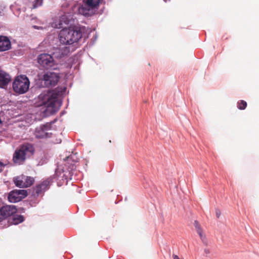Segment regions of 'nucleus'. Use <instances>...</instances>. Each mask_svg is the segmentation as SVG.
Listing matches in <instances>:
<instances>
[{
  "mask_svg": "<svg viewBox=\"0 0 259 259\" xmlns=\"http://www.w3.org/2000/svg\"><path fill=\"white\" fill-rule=\"evenodd\" d=\"M71 46L65 47L63 51L59 50L58 52H54L52 54L48 53H41L37 57V62L38 64L46 69L56 70L57 63L56 59H59L63 56L67 55L71 52ZM73 49H71V51Z\"/></svg>",
  "mask_w": 259,
  "mask_h": 259,
  "instance_id": "2",
  "label": "nucleus"
},
{
  "mask_svg": "<svg viewBox=\"0 0 259 259\" xmlns=\"http://www.w3.org/2000/svg\"><path fill=\"white\" fill-rule=\"evenodd\" d=\"M67 179L63 172L58 171L56 169L54 175L33 188L32 195L38 196L43 191H46L49 185L55 181H56L58 186L60 187L63 185L64 181L67 180Z\"/></svg>",
  "mask_w": 259,
  "mask_h": 259,
  "instance_id": "4",
  "label": "nucleus"
},
{
  "mask_svg": "<svg viewBox=\"0 0 259 259\" xmlns=\"http://www.w3.org/2000/svg\"><path fill=\"white\" fill-rule=\"evenodd\" d=\"M174 259H179V257L177 255H173Z\"/></svg>",
  "mask_w": 259,
  "mask_h": 259,
  "instance_id": "32",
  "label": "nucleus"
},
{
  "mask_svg": "<svg viewBox=\"0 0 259 259\" xmlns=\"http://www.w3.org/2000/svg\"><path fill=\"white\" fill-rule=\"evenodd\" d=\"M143 186L145 189H147L148 193H150L151 192L154 195H156L157 189L151 181L149 182L145 180V182L143 183Z\"/></svg>",
  "mask_w": 259,
  "mask_h": 259,
  "instance_id": "16",
  "label": "nucleus"
},
{
  "mask_svg": "<svg viewBox=\"0 0 259 259\" xmlns=\"http://www.w3.org/2000/svg\"><path fill=\"white\" fill-rule=\"evenodd\" d=\"M14 182L16 187H19L20 188H24V182L20 177H17V178H14Z\"/></svg>",
  "mask_w": 259,
  "mask_h": 259,
  "instance_id": "18",
  "label": "nucleus"
},
{
  "mask_svg": "<svg viewBox=\"0 0 259 259\" xmlns=\"http://www.w3.org/2000/svg\"><path fill=\"white\" fill-rule=\"evenodd\" d=\"M29 87V79L25 74H21L16 77L12 84L14 92L18 95H22L27 93Z\"/></svg>",
  "mask_w": 259,
  "mask_h": 259,
  "instance_id": "6",
  "label": "nucleus"
},
{
  "mask_svg": "<svg viewBox=\"0 0 259 259\" xmlns=\"http://www.w3.org/2000/svg\"><path fill=\"white\" fill-rule=\"evenodd\" d=\"M66 113V111L65 110H63L62 111H61L60 113V116H63L64 114H65Z\"/></svg>",
  "mask_w": 259,
  "mask_h": 259,
  "instance_id": "28",
  "label": "nucleus"
},
{
  "mask_svg": "<svg viewBox=\"0 0 259 259\" xmlns=\"http://www.w3.org/2000/svg\"><path fill=\"white\" fill-rule=\"evenodd\" d=\"M12 48L11 41L7 36L0 35V52H5Z\"/></svg>",
  "mask_w": 259,
  "mask_h": 259,
  "instance_id": "12",
  "label": "nucleus"
},
{
  "mask_svg": "<svg viewBox=\"0 0 259 259\" xmlns=\"http://www.w3.org/2000/svg\"><path fill=\"white\" fill-rule=\"evenodd\" d=\"M6 165V164L4 163L3 162L0 161V172H1L3 171V168L5 167Z\"/></svg>",
  "mask_w": 259,
  "mask_h": 259,
  "instance_id": "24",
  "label": "nucleus"
},
{
  "mask_svg": "<svg viewBox=\"0 0 259 259\" xmlns=\"http://www.w3.org/2000/svg\"><path fill=\"white\" fill-rule=\"evenodd\" d=\"M11 81V77L6 71L0 70V88L6 89Z\"/></svg>",
  "mask_w": 259,
  "mask_h": 259,
  "instance_id": "13",
  "label": "nucleus"
},
{
  "mask_svg": "<svg viewBox=\"0 0 259 259\" xmlns=\"http://www.w3.org/2000/svg\"><path fill=\"white\" fill-rule=\"evenodd\" d=\"M28 193L26 190H13L8 194V200L10 203H17L26 197Z\"/></svg>",
  "mask_w": 259,
  "mask_h": 259,
  "instance_id": "9",
  "label": "nucleus"
},
{
  "mask_svg": "<svg viewBox=\"0 0 259 259\" xmlns=\"http://www.w3.org/2000/svg\"><path fill=\"white\" fill-rule=\"evenodd\" d=\"M26 159V156L19 149L16 150L13 157V160L14 163L16 164H21Z\"/></svg>",
  "mask_w": 259,
  "mask_h": 259,
  "instance_id": "14",
  "label": "nucleus"
},
{
  "mask_svg": "<svg viewBox=\"0 0 259 259\" xmlns=\"http://www.w3.org/2000/svg\"><path fill=\"white\" fill-rule=\"evenodd\" d=\"M85 30L84 26L75 25L69 26L68 28L63 29L60 33V41L66 45H71L82 37V32Z\"/></svg>",
  "mask_w": 259,
  "mask_h": 259,
  "instance_id": "3",
  "label": "nucleus"
},
{
  "mask_svg": "<svg viewBox=\"0 0 259 259\" xmlns=\"http://www.w3.org/2000/svg\"><path fill=\"white\" fill-rule=\"evenodd\" d=\"M33 27L34 29H37V30L39 29V28H40V27H39V26H36V25H33Z\"/></svg>",
  "mask_w": 259,
  "mask_h": 259,
  "instance_id": "30",
  "label": "nucleus"
},
{
  "mask_svg": "<svg viewBox=\"0 0 259 259\" xmlns=\"http://www.w3.org/2000/svg\"><path fill=\"white\" fill-rule=\"evenodd\" d=\"M247 106V103L244 100H240L237 102V107L240 110H244Z\"/></svg>",
  "mask_w": 259,
  "mask_h": 259,
  "instance_id": "20",
  "label": "nucleus"
},
{
  "mask_svg": "<svg viewBox=\"0 0 259 259\" xmlns=\"http://www.w3.org/2000/svg\"><path fill=\"white\" fill-rule=\"evenodd\" d=\"M60 78V73L51 71L45 73L42 79L39 80V87L49 88L55 86Z\"/></svg>",
  "mask_w": 259,
  "mask_h": 259,
  "instance_id": "7",
  "label": "nucleus"
},
{
  "mask_svg": "<svg viewBox=\"0 0 259 259\" xmlns=\"http://www.w3.org/2000/svg\"><path fill=\"white\" fill-rule=\"evenodd\" d=\"M43 0H34L33 2V8L36 9L42 5Z\"/></svg>",
  "mask_w": 259,
  "mask_h": 259,
  "instance_id": "21",
  "label": "nucleus"
},
{
  "mask_svg": "<svg viewBox=\"0 0 259 259\" xmlns=\"http://www.w3.org/2000/svg\"><path fill=\"white\" fill-rule=\"evenodd\" d=\"M56 89H57L58 90V91L59 92H60V94H59V96L63 94V93H64L65 91H66V88L65 87H63V88H55L54 90H56Z\"/></svg>",
  "mask_w": 259,
  "mask_h": 259,
  "instance_id": "23",
  "label": "nucleus"
},
{
  "mask_svg": "<svg viewBox=\"0 0 259 259\" xmlns=\"http://www.w3.org/2000/svg\"><path fill=\"white\" fill-rule=\"evenodd\" d=\"M60 92L58 90L49 91L47 93H41L38 96L40 100L39 106H44L42 116L48 117L56 113L62 104V100L59 98Z\"/></svg>",
  "mask_w": 259,
  "mask_h": 259,
  "instance_id": "1",
  "label": "nucleus"
},
{
  "mask_svg": "<svg viewBox=\"0 0 259 259\" xmlns=\"http://www.w3.org/2000/svg\"><path fill=\"white\" fill-rule=\"evenodd\" d=\"M58 120L57 118H55L54 120H52L50 122H46V124H49L48 125V126H50V127L52 130L53 127L52 125L54 124Z\"/></svg>",
  "mask_w": 259,
  "mask_h": 259,
  "instance_id": "22",
  "label": "nucleus"
},
{
  "mask_svg": "<svg viewBox=\"0 0 259 259\" xmlns=\"http://www.w3.org/2000/svg\"><path fill=\"white\" fill-rule=\"evenodd\" d=\"M24 217L23 215L21 214H18L16 213H14L12 215L11 218L8 219L7 221V224H5L3 227H8L10 225H18L24 221Z\"/></svg>",
  "mask_w": 259,
  "mask_h": 259,
  "instance_id": "11",
  "label": "nucleus"
},
{
  "mask_svg": "<svg viewBox=\"0 0 259 259\" xmlns=\"http://www.w3.org/2000/svg\"><path fill=\"white\" fill-rule=\"evenodd\" d=\"M49 124H42L35 128L36 137L39 139H46L51 137L52 133L49 131L52 129L48 126Z\"/></svg>",
  "mask_w": 259,
  "mask_h": 259,
  "instance_id": "10",
  "label": "nucleus"
},
{
  "mask_svg": "<svg viewBox=\"0 0 259 259\" xmlns=\"http://www.w3.org/2000/svg\"><path fill=\"white\" fill-rule=\"evenodd\" d=\"M44 164V163L42 162H41V161H40L38 163V164L39 165H42Z\"/></svg>",
  "mask_w": 259,
  "mask_h": 259,
  "instance_id": "33",
  "label": "nucleus"
},
{
  "mask_svg": "<svg viewBox=\"0 0 259 259\" xmlns=\"http://www.w3.org/2000/svg\"><path fill=\"white\" fill-rule=\"evenodd\" d=\"M194 225L196 229L197 233L199 234L200 237H202V230L199 222L197 221H195Z\"/></svg>",
  "mask_w": 259,
  "mask_h": 259,
  "instance_id": "19",
  "label": "nucleus"
},
{
  "mask_svg": "<svg viewBox=\"0 0 259 259\" xmlns=\"http://www.w3.org/2000/svg\"><path fill=\"white\" fill-rule=\"evenodd\" d=\"M20 209V212H24L25 209L23 207H21Z\"/></svg>",
  "mask_w": 259,
  "mask_h": 259,
  "instance_id": "31",
  "label": "nucleus"
},
{
  "mask_svg": "<svg viewBox=\"0 0 259 259\" xmlns=\"http://www.w3.org/2000/svg\"><path fill=\"white\" fill-rule=\"evenodd\" d=\"M17 212V209L14 205H5L0 207V225L5 223L14 213Z\"/></svg>",
  "mask_w": 259,
  "mask_h": 259,
  "instance_id": "8",
  "label": "nucleus"
},
{
  "mask_svg": "<svg viewBox=\"0 0 259 259\" xmlns=\"http://www.w3.org/2000/svg\"><path fill=\"white\" fill-rule=\"evenodd\" d=\"M169 0H163V1L165 3H166L167 1H169Z\"/></svg>",
  "mask_w": 259,
  "mask_h": 259,
  "instance_id": "34",
  "label": "nucleus"
},
{
  "mask_svg": "<svg viewBox=\"0 0 259 259\" xmlns=\"http://www.w3.org/2000/svg\"><path fill=\"white\" fill-rule=\"evenodd\" d=\"M34 180L31 177L27 176L24 179V188H27L31 186L34 183Z\"/></svg>",
  "mask_w": 259,
  "mask_h": 259,
  "instance_id": "17",
  "label": "nucleus"
},
{
  "mask_svg": "<svg viewBox=\"0 0 259 259\" xmlns=\"http://www.w3.org/2000/svg\"><path fill=\"white\" fill-rule=\"evenodd\" d=\"M19 149L25 156L27 154H28L29 156L33 155L35 151L34 147L32 144L29 143L23 144Z\"/></svg>",
  "mask_w": 259,
  "mask_h": 259,
  "instance_id": "15",
  "label": "nucleus"
},
{
  "mask_svg": "<svg viewBox=\"0 0 259 259\" xmlns=\"http://www.w3.org/2000/svg\"><path fill=\"white\" fill-rule=\"evenodd\" d=\"M204 252L206 254H209L210 253L209 250L208 249H205Z\"/></svg>",
  "mask_w": 259,
  "mask_h": 259,
  "instance_id": "29",
  "label": "nucleus"
},
{
  "mask_svg": "<svg viewBox=\"0 0 259 259\" xmlns=\"http://www.w3.org/2000/svg\"><path fill=\"white\" fill-rule=\"evenodd\" d=\"M215 213H216L217 217L218 218H219L221 215V214L220 210L218 209H217L215 210Z\"/></svg>",
  "mask_w": 259,
  "mask_h": 259,
  "instance_id": "27",
  "label": "nucleus"
},
{
  "mask_svg": "<svg viewBox=\"0 0 259 259\" xmlns=\"http://www.w3.org/2000/svg\"><path fill=\"white\" fill-rule=\"evenodd\" d=\"M101 0H82L77 9L79 14L85 17H91L97 12Z\"/></svg>",
  "mask_w": 259,
  "mask_h": 259,
  "instance_id": "5",
  "label": "nucleus"
},
{
  "mask_svg": "<svg viewBox=\"0 0 259 259\" xmlns=\"http://www.w3.org/2000/svg\"><path fill=\"white\" fill-rule=\"evenodd\" d=\"M97 39V34H96L95 35V36H94V39L92 40L91 42H90V45H93L94 44H95V42L96 41Z\"/></svg>",
  "mask_w": 259,
  "mask_h": 259,
  "instance_id": "25",
  "label": "nucleus"
},
{
  "mask_svg": "<svg viewBox=\"0 0 259 259\" xmlns=\"http://www.w3.org/2000/svg\"><path fill=\"white\" fill-rule=\"evenodd\" d=\"M200 238H201V239L202 241L203 242V243L206 245L207 244H206V239L205 238V236H203V234H202V237H200Z\"/></svg>",
  "mask_w": 259,
  "mask_h": 259,
  "instance_id": "26",
  "label": "nucleus"
}]
</instances>
